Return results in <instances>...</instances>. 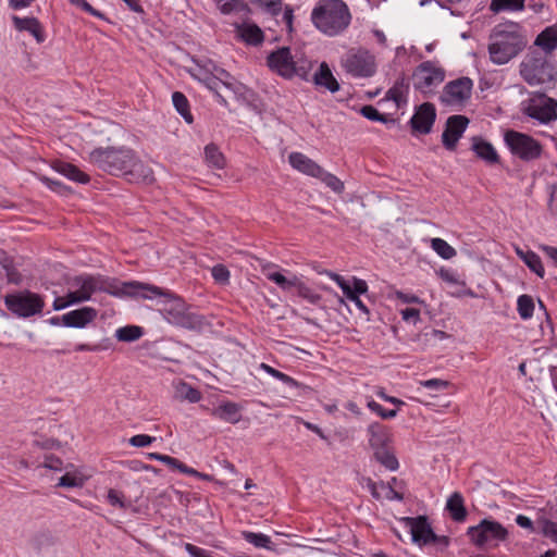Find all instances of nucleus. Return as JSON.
I'll return each mask as SVG.
<instances>
[{
  "mask_svg": "<svg viewBox=\"0 0 557 557\" xmlns=\"http://www.w3.org/2000/svg\"><path fill=\"white\" fill-rule=\"evenodd\" d=\"M90 162L111 175L123 176L135 184L154 181L151 168L129 148H97L89 154Z\"/></svg>",
  "mask_w": 557,
  "mask_h": 557,
  "instance_id": "nucleus-1",
  "label": "nucleus"
},
{
  "mask_svg": "<svg viewBox=\"0 0 557 557\" xmlns=\"http://www.w3.org/2000/svg\"><path fill=\"white\" fill-rule=\"evenodd\" d=\"M124 292L133 296H141L145 299H152L157 296H163L160 311L168 322L185 327L196 329L200 326L201 319L199 315L189 312L186 302L177 296L172 295L158 286L144 284L139 282L124 283Z\"/></svg>",
  "mask_w": 557,
  "mask_h": 557,
  "instance_id": "nucleus-2",
  "label": "nucleus"
},
{
  "mask_svg": "<svg viewBox=\"0 0 557 557\" xmlns=\"http://www.w3.org/2000/svg\"><path fill=\"white\" fill-rule=\"evenodd\" d=\"M525 46L527 40L520 33L518 23L507 22L498 24L490 35V59L495 64H506L518 55Z\"/></svg>",
  "mask_w": 557,
  "mask_h": 557,
  "instance_id": "nucleus-3",
  "label": "nucleus"
},
{
  "mask_svg": "<svg viewBox=\"0 0 557 557\" xmlns=\"http://www.w3.org/2000/svg\"><path fill=\"white\" fill-rule=\"evenodd\" d=\"M314 27L327 36L345 32L351 22V13L343 0H319L311 11Z\"/></svg>",
  "mask_w": 557,
  "mask_h": 557,
  "instance_id": "nucleus-4",
  "label": "nucleus"
},
{
  "mask_svg": "<svg viewBox=\"0 0 557 557\" xmlns=\"http://www.w3.org/2000/svg\"><path fill=\"white\" fill-rule=\"evenodd\" d=\"M269 69L284 78L298 76L305 81L309 79L312 69L311 61L307 59L295 60L288 47H282L272 51L267 58Z\"/></svg>",
  "mask_w": 557,
  "mask_h": 557,
  "instance_id": "nucleus-5",
  "label": "nucleus"
},
{
  "mask_svg": "<svg viewBox=\"0 0 557 557\" xmlns=\"http://www.w3.org/2000/svg\"><path fill=\"white\" fill-rule=\"evenodd\" d=\"M520 73L531 86L552 83L557 76L554 65L540 53L529 54L521 63Z\"/></svg>",
  "mask_w": 557,
  "mask_h": 557,
  "instance_id": "nucleus-6",
  "label": "nucleus"
},
{
  "mask_svg": "<svg viewBox=\"0 0 557 557\" xmlns=\"http://www.w3.org/2000/svg\"><path fill=\"white\" fill-rule=\"evenodd\" d=\"M344 71L357 78H368L376 72L375 57L367 49L351 48L341 60Z\"/></svg>",
  "mask_w": 557,
  "mask_h": 557,
  "instance_id": "nucleus-7",
  "label": "nucleus"
},
{
  "mask_svg": "<svg viewBox=\"0 0 557 557\" xmlns=\"http://www.w3.org/2000/svg\"><path fill=\"white\" fill-rule=\"evenodd\" d=\"M73 290L69 292L76 304L87 301L97 292L113 294V284L101 275L82 274L71 281Z\"/></svg>",
  "mask_w": 557,
  "mask_h": 557,
  "instance_id": "nucleus-8",
  "label": "nucleus"
},
{
  "mask_svg": "<svg viewBox=\"0 0 557 557\" xmlns=\"http://www.w3.org/2000/svg\"><path fill=\"white\" fill-rule=\"evenodd\" d=\"M504 140L510 152L523 161L536 160L542 154V145L532 136L509 129Z\"/></svg>",
  "mask_w": 557,
  "mask_h": 557,
  "instance_id": "nucleus-9",
  "label": "nucleus"
},
{
  "mask_svg": "<svg viewBox=\"0 0 557 557\" xmlns=\"http://www.w3.org/2000/svg\"><path fill=\"white\" fill-rule=\"evenodd\" d=\"M4 302L12 313L23 318L40 313L45 305L41 296L29 290L7 295Z\"/></svg>",
  "mask_w": 557,
  "mask_h": 557,
  "instance_id": "nucleus-10",
  "label": "nucleus"
},
{
  "mask_svg": "<svg viewBox=\"0 0 557 557\" xmlns=\"http://www.w3.org/2000/svg\"><path fill=\"white\" fill-rule=\"evenodd\" d=\"M467 535L476 547L481 548L492 540L506 541L508 539V531L497 521L483 519L478 525L469 527Z\"/></svg>",
  "mask_w": 557,
  "mask_h": 557,
  "instance_id": "nucleus-11",
  "label": "nucleus"
},
{
  "mask_svg": "<svg viewBox=\"0 0 557 557\" xmlns=\"http://www.w3.org/2000/svg\"><path fill=\"white\" fill-rule=\"evenodd\" d=\"M413 86L423 94H430L444 82L445 71L431 61L422 62L413 72Z\"/></svg>",
  "mask_w": 557,
  "mask_h": 557,
  "instance_id": "nucleus-12",
  "label": "nucleus"
},
{
  "mask_svg": "<svg viewBox=\"0 0 557 557\" xmlns=\"http://www.w3.org/2000/svg\"><path fill=\"white\" fill-rule=\"evenodd\" d=\"M473 83L469 77H459L448 82L440 96V100L446 106H462L470 97Z\"/></svg>",
  "mask_w": 557,
  "mask_h": 557,
  "instance_id": "nucleus-13",
  "label": "nucleus"
},
{
  "mask_svg": "<svg viewBox=\"0 0 557 557\" xmlns=\"http://www.w3.org/2000/svg\"><path fill=\"white\" fill-rule=\"evenodd\" d=\"M524 113L541 123L547 124L557 119V102L544 94L532 97Z\"/></svg>",
  "mask_w": 557,
  "mask_h": 557,
  "instance_id": "nucleus-14",
  "label": "nucleus"
},
{
  "mask_svg": "<svg viewBox=\"0 0 557 557\" xmlns=\"http://www.w3.org/2000/svg\"><path fill=\"white\" fill-rule=\"evenodd\" d=\"M468 124L469 119L465 115L455 114L447 119L445 129L442 134V143L447 150L454 151L456 149Z\"/></svg>",
  "mask_w": 557,
  "mask_h": 557,
  "instance_id": "nucleus-15",
  "label": "nucleus"
},
{
  "mask_svg": "<svg viewBox=\"0 0 557 557\" xmlns=\"http://www.w3.org/2000/svg\"><path fill=\"white\" fill-rule=\"evenodd\" d=\"M436 119V110L433 103L424 102L419 106L410 119L412 133L426 135L432 131Z\"/></svg>",
  "mask_w": 557,
  "mask_h": 557,
  "instance_id": "nucleus-16",
  "label": "nucleus"
},
{
  "mask_svg": "<svg viewBox=\"0 0 557 557\" xmlns=\"http://www.w3.org/2000/svg\"><path fill=\"white\" fill-rule=\"evenodd\" d=\"M403 521L410 528L413 543L419 546L431 544L435 533L425 516L406 517Z\"/></svg>",
  "mask_w": 557,
  "mask_h": 557,
  "instance_id": "nucleus-17",
  "label": "nucleus"
},
{
  "mask_svg": "<svg viewBox=\"0 0 557 557\" xmlns=\"http://www.w3.org/2000/svg\"><path fill=\"white\" fill-rule=\"evenodd\" d=\"M97 318V310L91 307H83L62 315V323L67 327H85Z\"/></svg>",
  "mask_w": 557,
  "mask_h": 557,
  "instance_id": "nucleus-18",
  "label": "nucleus"
},
{
  "mask_svg": "<svg viewBox=\"0 0 557 557\" xmlns=\"http://www.w3.org/2000/svg\"><path fill=\"white\" fill-rule=\"evenodd\" d=\"M14 28L18 32H28L34 36L38 44L45 41V33L38 18L36 17H20L17 15L12 16Z\"/></svg>",
  "mask_w": 557,
  "mask_h": 557,
  "instance_id": "nucleus-19",
  "label": "nucleus"
},
{
  "mask_svg": "<svg viewBox=\"0 0 557 557\" xmlns=\"http://www.w3.org/2000/svg\"><path fill=\"white\" fill-rule=\"evenodd\" d=\"M289 164L302 174L315 177L321 173V166L301 152H292L288 156Z\"/></svg>",
  "mask_w": 557,
  "mask_h": 557,
  "instance_id": "nucleus-20",
  "label": "nucleus"
},
{
  "mask_svg": "<svg viewBox=\"0 0 557 557\" xmlns=\"http://www.w3.org/2000/svg\"><path fill=\"white\" fill-rule=\"evenodd\" d=\"M201 83L205 84V86L210 90H212L219 98V101L223 104H226V100L220 92L221 87H224L226 90H230L233 94H237L239 89L238 85H236L234 82L223 81V78L215 75L214 72L211 75L206 74V76L201 77Z\"/></svg>",
  "mask_w": 557,
  "mask_h": 557,
  "instance_id": "nucleus-21",
  "label": "nucleus"
},
{
  "mask_svg": "<svg viewBox=\"0 0 557 557\" xmlns=\"http://www.w3.org/2000/svg\"><path fill=\"white\" fill-rule=\"evenodd\" d=\"M201 83L205 84V86L210 90H212L219 98V101L223 104H226V100L220 92L221 87H224L226 90H230L233 94H237L239 89L238 85H236L234 82L223 81V78L215 75L214 72L211 75L206 74V76L201 77Z\"/></svg>",
  "mask_w": 557,
  "mask_h": 557,
  "instance_id": "nucleus-22",
  "label": "nucleus"
},
{
  "mask_svg": "<svg viewBox=\"0 0 557 557\" xmlns=\"http://www.w3.org/2000/svg\"><path fill=\"white\" fill-rule=\"evenodd\" d=\"M471 149L475 156L488 164H495L499 162V156L497 154L493 145L481 137L472 138Z\"/></svg>",
  "mask_w": 557,
  "mask_h": 557,
  "instance_id": "nucleus-23",
  "label": "nucleus"
},
{
  "mask_svg": "<svg viewBox=\"0 0 557 557\" xmlns=\"http://www.w3.org/2000/svg\"><path fill=\"white\" fill-rule=\"evenodd\" d=\"M240 410L242 407L238 404L224 401L212 410V416L222 421L236 424L242 418Z\"/></svg>",
  "mask_w": 557,
  "mask_h": 557,
  "instance_id": "nucleus-24",
  "label": "nucleus"
},
{
  "mask_svg": "<svg viewBox=\"0 0 557 557\" xmlns=\"http://www.w3.org/2000/svg\"><path fill=\"white\" fill-rule=\"evenodd\" d=\"M367 432L369 435V445L373 449L387 446L391 440L388 428L380 422L370 423Z\"/></svg>",
  "mask_w": 557,
  "mask_h": 557,
  "instance_id": "nucleus-25",
  "label": "nucleus"
},
{
  "mask_svg": "<svg viewBox=\"0 0 557 557\" xmlns=\"http://www.w3.org/2000/svg\"><path fill=\"white\" fill-rule=\"evenodd\" d=\"M236 34L243 41L251 46H258L264 39L262 29L252 23L236 25Z\"/></svg>",
  "mask_w": 557,
  "mask_h": 557,
  "instance_id": "nucleus-26",
  "label": "nucleus"
},
{
  "mask_svg": "<svg viewBox=\"0 0 557 557\" xmlns=\"http://www.w3.org/2000/svg\"><path fill=\"white\" fill-rule=\"evenodd\" d=\"M451 519L456 522H462L467 518V509L465 507L463 497L459 492L453 493L446 503Z\"/></svg>",
  "mask_w": 557,
  "mask_h": 557,
  "instance_id": "nucleus-27",
  "label": "nucleus"
},
{
  "mask_svg": "<svg viewBox=\"0 0 557 557\" xmlns=\"http://www.w3.org/2000/svg\"><path fill=\"white\" fill-rule=\"evenodd\" d=\"M515 251H516L517 256L527 264V267L532 272H534L541 278L544 277L545 269L543 267L542 260L539 257V255H536L532 250L524 251L523 249H521L518 246L515 247Z\"/></svg>",
  "mask_w": 557,
  "mask_h": 557,
  "instance_id": "nucleus-28",
  "label": "nucleus"
},
{
  "mask_svg": "<svg viewBox=\"0 0 557 557\" xmlns=\"http://www.w3.org/2000/svg\"><path fill=\"white\" fill-rule=\"evenodd\" d=\"M313 82L317 85L324 86L331 92H335L339 89L338 82L335 79L325 62L320 64L319 71L313 75Z\"/></svg>",
  "mask_w": 557,
  "mask_h": 557,
  "instance_id": "nucleus-29",
  "label": "nucleus"
},
{
  "mask_svg": "<svg viewBox=\"0 0 557 557\" xmlns=\"http://www.w3.org/2000/svg\"><path fill=\"white\" fill-rule=\"evenodd\" d=\"M534 44L546 53L554 51L557 48V25L548 26L542 30L537 35Z\"/></svg>",
  "mask_w": 557,
  "mask_h": 557,
  "instance_id": "nucleus-30",
  "label": "nucleus"
},
{
  "mask_svg": "<svg viewBox=\"0 0 557 557\" xmlns=\"http://www.w3.org/2000/svg\"><path fill=\"white\" fill-rule=\"evenodd\" d=\"M409 89L408 81L403 76L396 79L394 85L387 90L386 99L393 100L396 106L399 108L401 104L406 103V95Z\"/></svg>",
  "mask_w": 557,
  "mask_h": 557,
  "instance_id": "nucleus-31",
  "label": "nucleus"
},
{
  "mask_svg": "<svg viewBox=\"0 0 557 557\" xmlns=\"http://www.w3.org/2000/svg\"><path fill=\"white\" fill-rule=\"evenodd\" d=\"M54 169L60 174L64 175L65 177L72 180L74 182L82 183V184L89 182V176L86 173L82 172L74 164L66 163V162H58L54 165Z\"/></svg>",
  "mask_w": 557,
  "mask_h": 557,
  "instance_id": "nucleus-32",
  "label": "nucleus"
},
{
  "mask_svg": "<svg viewBox=\"0 0 557 557\" xmlns=\"http://www.w3.org/2000/svg\"><path fill=\"white\" fill-rule=\"evenodd\" d=\"M267 277L275 283L281 289L288 293L295 290L300 281V278L295 274L287 277L280 272H269L267 273Z\"/></svg>",
  "mask_w": 557,
  "mask_h": 557,
  "instance_id": "nucleus-33",
  "label": "nucleus"
},
{
  "mask_svg": "<svg viewBox=\"0 0 557 557\" xmlns=\"http://www.w3.org/2000/svg\"><path fill=\"white\" fill-rule=\"evenodd\" d=\"M175 398L180 400H188L189 403H198L201 399V394L198 389L194 388L188 383L178 381L174 385Z\"/></svg>",
  "mask_w": 557,
  "mask_h": 557,
  "instance_id": "nucleus-34",
  "label": "nucleus"
},
{
  "mask_svg": "<svg viewBox=\"0 0 557 557\" xmlns=\"http://www.w3.org/2000/svg\"><path fill=\"white\" fill-rule=\"evenodd\" d=\"M242 536L256 548H264L271 552L275 550V544L271 541L270 536L263 533L243 531Z\"/></svg>",
  "mask_w": 557,
  "mask_h": 557,
  "instance_id": "nucleus-35",
  "label": "nucleus"
},
{
  "mask_svg": "<svg viewBox=\"0 0 557 557\" xmlns=\"http://www.w3.org/2000/svg\"><path fill=\"white\" fill-rule=\"evenodd\" d=\"M205 160L209 166L215 169H224L226 162L223 153L214 144H209L205 147Z\"/></svg>",
  "mask_w": 557,
  "mask_h": 557,
  "instance_id": "nucleus-36",
  "label": "nucleus"
},
{
  "mask_svg": "<svg viewBox=\"0 0 557 557\" xmlns=\"http://www.w3.org/2000/svg\"><path fill=\"white\" fill-rule=\"evenodd\" d=\"M374 458L391 471L398 469L399 463L396 456L389 451L386 446L374 449Z\"/></svg>",
  "mask_w": 557,
  "mask_h": 557,
  "instance_id": "nucleus-37",
  "label": "nucleus"
},
{
  "mask_svg": "<svg viewBox=\"0 0 557 557\" xmlns=\"http://www.w3.org/2000/svg\"><path fill=\"white\" fill-rule=\"evenodd\" d=\"M525 0H491L490 10L494 13L502 11H522Z\"/></svg>",
  "mask_w": 557,
  "mask_h": 557,
  "instance_id": "nucleus-38",
  "label": "nucleus"
},
{
  "mask_svg": "<svg viewBox=\"0 0 557 557\" xmlns=\"http://www.w3.org/2000/svg\"><path fill=\"white\" fill-rule=\"evenodd\" d=\"M143 334V327L138 325H126L116 330L115 337L120 342L131 343L139 339Z\"/></svg>",
  "mask_w": 557,
  "mask_h": 557,
  "instance_id": "nucleus-39",
  "label": "nucleus"
},
{
  "mask_svg": "<svg viewBox=\"0 0 557 557\" xmlns=\"http://www.w3.org/2000/svg\"><path fill=\"white\" fill-rule=\"evenodd\" d=\"M172 101L177 112L184 117L187 123H193V115L189 110L187 98L181 91H175L172 95Z\"/></svg>",
  "mask_w": 557,
  "mask_h": 557,
  "instance_id": "nucleus-40",
  "label": "nucleus"
},
{
  "mask_svg": "<svg viewBox=\"0 0 557 557\" xmlns=\"http://www.w3.org/2000/svg\"><path fill=\"white\" fill-rule=\"evenodd\" d=\"M431 247L440 257L446 260L457 255L456 249L442 238H432Z\"/></svg>",
  "mask_w": 557,
  "mask_h": 557,
  "instance_id": "nucleus-41",
  "label": "nucleus"
},
{
  "mask_svg": "<svg viewBox=\"0 0 557 557\" xmlns=\"http://www.w3.org/2000/svg\"><path fill=\"white\" fill-rule=\"evenodd\" d=\"M517 310L521 319L528 320L532 318L534 311V301L530 295L523 294L518 297Z\"/></svg>",
  "mask_w": 557,
  "mask_h": 557,
  "instance_id": "nucleus-42",
  "label": "nucleus"
},
{
  "mask_svg": "<svg viewBox=\"0 0 557 557\" xmlns=\"http://www.w3.org/2000/svg\"><path fill=\"white\" fill-rule=\"evenodd\" d=\"M315 178H319L335 193L339 194L344 190V183L334 174L326 172L322 166L321 173Z\"/></svg>",
  "mask_w": 557,
  "mask_h": 557,
  "instance_id": "nucleus-43",
  "label": "nucleus"
},
{
  "mask_svg": "<svg viewBox=\"0 0 557 557\" xmlns=\"http://www.w3.org/2000/svg\"><path fill=\"white\" fill-rule=\"evenodd\" d=\"M222 14H231L245 10L246 4L240 0H212Z\"/></svg>",
  "mask_w": 557,
  "mask_h": 557,
  "instance_id": "nucleus-44",
  "label": "nucleus"
},
{
  "mask_svg": "<svg viewBox=\"0 0 557 557\" xmlns=\"http://www.w3.org/2000/svg\"><path fill=\"white\" fill-rule=\"evenodd\" d=\"M296 295L306 299L311 305H318L322 299V296L307 286L301 280L299 281L296 289Z\"/></svg>",
  "mask_w": 557,
  "mask_h": 557,
  "instance_id": "nucleus-45",
  "label": "nucleus"
},
{
  "mask_svg": "<svg viewBox=\"0 0 557 557\" xmlns=\"http://www.w3.org/2000/svg\"><path fill=\"white\" fill-rule=\"evenodd\" d=\"M260 369L263 370L264 372H267L268 374H270L271 376L282 381L283 383H285L286 385L290 386V387H298L299 386V383L293 379L292 376L272 368L271 366L262 362L260 364Z\"/></svg>",
  "mask_w": 557,
  "mask_h": 557,
  "instance_id": "nucleus-46",
  "label": "nucleus"
},
{
  "mask_svg": "<svg viewBox=\"0 0 557 557\" xmlns=\"http://www.w3.org/2000/svg\"><path fill=\"white\" fill-rule=\"evenodd\" d=\"M537 524L540 527V532L543 534V536L557 543V522L556 521L549 520L547 518H542V519L537 520Z\"/></svg>",
  "mask_w": 557,
  "mask_h": 557,
  "instance_id": "nucleus-47",
  "label": "nucleus"
},
{
  "mask_svg": "<svg viewBox=\"0 0 557 557\" xmlns=\"http://www.w3.org/2000/svg\"><path fill=\"white\" fill-rule=\"evenodd\" d=\"M30 543H32V546L36 550H41L44 547L50 546L53 544V537L49 531H40V532H37L32 537Z\"/></svg>",
  "mask_w": 557,
  "mask_h": 557,
  "instance_id": "nucleus-48",
  "label": "nucleus"
},
{
  "mask_svg": "<svg viewBox=\"0 0 557 557\" xmlns=\"http://www.w3.org/2000/svg\"><path fill=\"white\" fill-rule=\"evenodd\" d=\"M361 114L371 121L387 123L388 119L386 115L379 112L376 108L371 104L363 106L360 110Z\"/></svg>",
  "mask_w": 557,
  "mask_h": 557,
  "instance_id": "nucleus-49",
  "label": "nucleus"
},
{
  "mask_svg": "<svg viewBox=\"0 0 557 557\" xmlns=\"http://www.w3.org/2000/svg\"><path fill=\"white\" fill-rule=\"evenodd\" d=\"M107 499L111 506L119 507L121 509H125L127 507L124 494L114 488H110L108 491Z\"/></svg>",
  "mask_w": 557,
  "mask_h": 557,
  "instance_id": "nucleus-50",
  "label": "nucleus"
},
{
  "mask_svg": "<svg viewBox=\"0 0 557 557\" xmlns=\"http://www.w3.org/2000/svg\"><path fill=\"white\" fill-rule=\"evenodd\" d=\"M166 466H169L172 469L178 470L182 473L185 474H194L196 473V469L187 467L185 463L180 461L178 459L168 456L164 459V462Z\"/></svg>",
  "mask_w": 557,
  "mask_h": 557,
  "instance_id": "nucleus-51",
  "label": "nucleus"
},
{
  "mask_svg": "<svg viewBox=\"0 0 557 557\" xmlns=\"http://www.w3.org/2000/svg\"><path fill=\"white\" fill-rule=\"evenodd\" d=\"M368 408L371 411L377 413L382 419H392V418H395L397 414V410H395V409L386 410L374 400H370L368 403Z\"/></svg>",
  "mask_w": 557,
  "mask_h": 557,
  "instance_id": "nucleus-52",
  "label": "nucleus"
},
{
  "mask_svg": "<svg viewBox=\"0 0 557 557\" xmlns=\"http://www.w3.org/2000/svg\"><path fill=\"white\" fill-rule=\"evenodd\" d=\"M40 181L51 190L65 195L69 191V188L60 181L52 180L47 176H40Z\"/></svg>",
  "mask_w": 557,
  "mask_h": 557,
  "instance_id": "nucleus-53",
  "label": "nucleus"
},
{
  "mask_svg": "<svg viewBox=\"0 0 557 557\" xmlns=\"http://www.w3.org/2000/svg\"><path fill=\"white\" fill-rule=\"evenodd\" d=\"M213 278L221 284H225L230 278V271L222 264H216L211 270Z\"/></svg>",
  "mask_w": 557,
  "mask_h": 557,
  "instance_id": "nucleus-54",
  "label": "nucleus"
},
{
  "mask_svg": "<svg viewBox=\"0 0 557 557\" xmlns=\"http://www.w3.org/2000/svg\"><path fill=\"white\" fill-rule=\"evenodd\" d=\"M156 438L146 434H137L129 438V444L134 447H146Z\"/></svg>",
  "mask_w": 557,
  "mask_h": 557,
  "instance_id": "nucleus-55",
  "label": "nucleus"
},
{
  "mask_svg": "<svg viewBox=\"0 0 557 557\" xmlns=\"http://www.w3.org/2000/svg\"><path fill=\"white\" fill-rule=\"evenodd\" d=\"M420 384L426 388L441 391L449 386V382L441 379L421 381Z\"/></svg>",
  "mask_w": 557,
  "mask_h": 557,
  "instance_id": "nucleus-56",
  "label": "nucleus"
},
{
  "mask_svg": "<svg viewBox=\"0 0 557 557\" xmlns=\"http://www.w3.org/2000/svg\"><path fill=\"white\" fill-rule=\"evenodd\" d=\"M210 61H207L205 64H197V67L191 73L195 78L201 82V77L213 74L214 70L211 65H209Z\"/></svg>",
  "mask_w": 557,
  "mask_h": 557,
  "instance_id": "nucleus-57",
  "label": "nucleus"
},
{
  "mask_svg": "<svg viewBox=\"0 0 557 557\" xmlns=\"http://www.w3.org/2000/svg\"><path fill=\"white\" fill-rule=\"evenodd\" d=\"M74 298L67 293L65 297H57L53 301V310L59 311L69 306L75 305Z\"/></svg>",
  "mask_w": 557,
  "mask_h": 557,
  "instance_id": "nucleus-58",
  "label": "nucleus"
},
{
  "mask_svg": "<svg viewBox=\"0 0 557 557\" xmlns=\"http://www.w3.org/2000/svg\"><path fill=\"white\" fill-rule=\"evenodd\" d=\"M547 193L549 195L548 208L552 212L557 213V184L547 185Z\"/></svg>",
  "mask_w": 557,
  "mask_h": 557,
  "instance_id": "nucleus-59",
  "label": "nucleus"
},
{
  "mask_svg": "<svg viewBox=\"0 0 557 557\" xmlns=\"http://www.w3.org/2000/svg\"><path fill=\"white\" fill-rule=\"evenodd\" d=\"M367 292H368L367 282L361 278L354 277L352 286H350V293H352V295L360 296L361 294H366Z\"/></svg>",
  "mask_w": 557,
  "mask_h": 557,
  "instance_id": "nucleus-60",
  "label": "nucleus"
},
{
  "mask_svg": "<svg viewBox=\"0 0 557 557\" xmlns=\"http://www.w3.org/2000/svg\"><path fill=\"white\" fill-rule=\"evenodd\" d=\"M81 482L78 479L70 473L64 474L59 479L58 486L62 487H76L79 486Z\"/></svg>",
  "mask_w": 557,
  "mask_h": 557,
  "instance_id": "nucleus-61",
  "label": "nucleus"
},
{
  "mask_svg": "<svg viewBox=\"0 0 557 557\" xmlns=\"http://www.w3.org/2000/svg\"><path fill=\"white\" fill-rule=\"evenodd\" d=\"M401 317L405 321L409 322H417L420 319V311L416 308H406L401 310Z\"/></svg>",
  "mask_w": 557,
  "mask_h": 557,
  "instance_id": "nucleus-62",
  "label": "nucleus"
},
{
  "mask_svg": "<svg viewBox=\"0 0 557 557\" xmlns=\"http://www.w3.org/2000/svg\"><path fill=\"white\" fill-rule=\"evenodd\" d=\"M431 544H434L440 550H444L449 546L450 539L446 535L434 534Z\"/></svg>",
  "mask_w": 557,
  "mask_h": 557,
  "instance_id": "nucleus-63",
  "label": "nucleus"
},
{
  "mask_svg": "<svg viewBox=\"0 0 557 557\" xmlns=\"http://www.w3.org/2000/svg\"><path fill=\"white\" fill-rule=\"evenodd\" d=\"M539 248L557 265V247L543 244Z\"/></svg>",
  "mask_w": 557,
  "mask_h": 557,
  "instance_id": "nucleus-64",
  "label": "nucleus"
}]
</instances>
